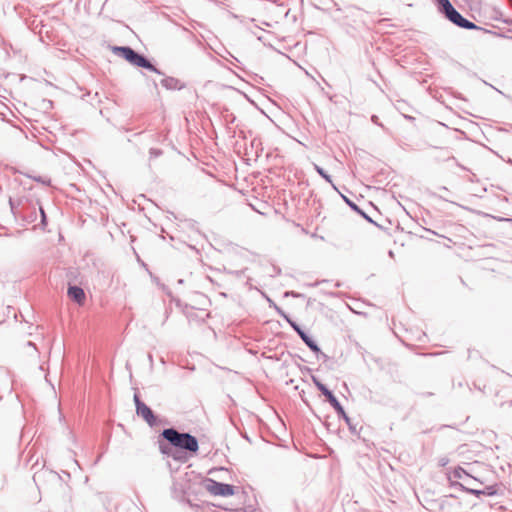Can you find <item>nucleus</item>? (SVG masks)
<instances>
[{"mask_svg":"<svg viewBox=\"0 0 512 512\" xmlns=\"http://www.w3.org/2000/svg\"><path fill=\"white\" fill-rule=\"evenodd\" d=\"M161 436L176 448L190 453H196L199 450L197 438L190 433L179 432L175 428H167L162 431Z\"/></svg>","mask_w":512,"mask_h":512,"instance_id":"obj_1","label":"nucleus"},{"mask_svg":"<svg viewBox=\"0 0 512 512\" xmlns=\"http://www.w3.org/2000/svg\"><path fill=\"white\" fill-rule=\"evenodd\" d=\"M112 51L114 54L122 57L135 67L144 68L156 74L163 75V72L160 71L155 65H153L146 56L138 53L130 46H114Z\"/></svg>","mask_w":512,"mask_h":512,"instance_id":"obj_2","label":"nucleus"},{"mask_svg":"<svg viewBox=\"0 0 512 512\" xmlns=\"http://www.w3.org/2000/svg\"><path fill=\"white\" fill-rule=\"evenodd\" d=\"M287 322L293 328V330L298 334V336L302 339V341L309 347V349L314 352L318 358H323L326 360L328 357L324 354L317 343L292 319L288 316L284 315Z\"/></svg>","mask_w":512,"mask_h":512,"instance_id":"obj_3","label":"nucleus"},{"mask_svg":"<svg viewBox=\"0 0 512 512\" xmlns=\"http://www.w3.org/2000/svg\"><path fill=\"white\" fill-rule=\"evenodd\" d=\"M445 17L451 21L456 26L467 29V30H478V27L475 23L463 17L453 6H451L447 11L443 13Z\"/></svg>","mask_w":512,"mask_h":512,"instance_id":"obj_4","label":"nucleus"},{"mask_svg":"<svg viewBox=\"0 0 512 512\" xmlns=\"http://www.w3.org/2000/svg\"><path fill=\"white\" fill-rule=\"evenodd\" d=\"M206 489L209 493L215 496L228 497L235 493V487L233 485L218 482L213 479L207 480Z\"/></svg>","mask_w":512,"mask_h":512,"instance_id":"obj_5","label":"nucleus"},{"mask_svg":"<svg viewBox=\"0 0 512 512\" xmlns=\"http://www.w3.org/2000/svg\"><path fill=\"white\" fill-rule=\"evenodd\" d=\"M136 413L138 416L142 417L150 427H155L158 425L157 417L155 416L152 409L146 404L140 405V408L136 410Z\"/></svg>","mask_w":512,"mask_h":512,"instance_id":"obj_6","label":"nucleus"},{"mask_svg":"<svg viewBox=\"0 0 512 512\" xmlns=\"http://www.w3.org/2000/svg\"><path fill=\"white\" fill-rule=\"evenodd\" d=\"M67 293L70 299H72L77 304L82 305L84 303L86 296L84 290L81 287L76 285H69Z\"/></svg>","mask_w":512,"mask_h":512,"instance_id":"obj_7","label":"nucleus"},{"mask_svg":"<svg viewBox=\"0 0 512 512\" xmlns=\"http://www.w3.org/2000/svg\"><path fill=\"white\" fill-rule=\"evenodd\" d=\"M312 381L317 387V389L326 397V400L329 402L330 405H332L335 401L338 400L332 393V391L329 390L327 386L324 385L319 379L313 376Z\"/></svg>","mask_w":512,"mask_h":512,"instance_id":"obj_8","label":"nucleus"},{"mask_svg":"<svg viewBox=\"0 0 512 512\" xmlns=\"http://www.w3.org/2000/svg\"><path fill=\"white\" fill-rule=\"evenodd\" d=\"M161 84L167 90H181L184 88V84L179 79L170 76L162 79Z\"/></svg>","mask_w":512,"mask_h":512,"instance_id":"obj_9","label":"nucleus"},{"mask_svg":"<svg viewBox=\"0 0 512 512\" xmlns=\"http://www.w3.org/2000/svg\"><path fill=\"white\" fill-rule=\"evenodd\" d=\"M313 166H314L315 171H316V172H317V173H318V174H319L323 179H325V181H327L328 183H330V184L335 188V186H334V184H333V182H332V178H331V176H330L329 174H327V173H326V171H325L322 167H320L319 165H317V164H313Z\"/></svg>","mask_w":512,"mask_h":512,"instance_id":"obj_10","label":"nucleus"},{"mask_svg":"<svg viewBox=\"0 0 512 512\" xmlns=\"http://www.w3.org/2000/svg\"><path fill=\"white\" fill-rule=\"evenodd\" d=\"M438 3V9L443 14L445 11H447L451 6V2L449 0H436Z\"/></svg>","mask_w":512,"mask_h":512,"instance_id":"obj_11","label":"nucleus"},{"mask_svg":"<svg viewBox=\"0 0 512 512\" xmlns=\"http://www.w3.org/2000/svg\"><path fill=\"white\" fill-rule=\"evenodd\" d=\"M344 201L346 202V204L352 209L354 210L355 212H357L358 214L360 215H364V212L353 202L351 201L349 198H347L346 196H342Z\"/></svg>","mask_w":512,"mask_h":512,"instance_id":"obj_12","label":"nucleus"},{"mask_svg":"<svg viewBox=\"0 0 512 512\" xmlns=\"http://www.w3.org/2000/svg\"><path fill=\"white\" fill-rule=\"evenodd\" d=\"M345 422L346 424L348 425L349 427V430L352 434H357V428H356V424H353L352 421H351V418L345 414V416H342L341 417Z\"/></svg>","mask_w":512,"mask_h":512,"instance_id":"obj_13","label":"nucleus"},{"mask_svg":"<svg viewBox=\"0 0 512 512\" xmlns=\"http://www.w3.org/2000/svg\"><path fill=\"white\" fill-rule=\"evenodd\" d=\"M331 406L335 409L339 417L345 416L346 412L338 400L335 401Z\"/></svg>","mask_w":512,"mask_h":512,"instance_id":"obj_14","label":"nucleus"},{"mask_svg":"<svg viewBox=\"0 0 512 512\" xmlns=\"http://www.w3.org/2000/svg\"><path fill=\"white\" fill-rule=\"evenodd\" d=\"M482 493L483 495H487V496H493L496 494V489H495V486H486L483 490H482Z\"/></svg>","mask_w":512,"mask_h":512,"instance_id":"obj_15","label":"nucleus"},{"mask_svg":"<svg viewBox=\"0 0 512 512\" xmlns=\"http://www.w3.org/2000/svg\"><path fill=\"white\" fill-rule=\"evenodd\" d=\"M149 155H150V158H156V157H159L162 155V151L157 148H151L149 150Z\"/></svg>","mask_w":512,"mask_h":512,"instance_id":"obj_16","label":"nucleus"},{"mask_svg":"<svg viewBox=\"0 0 512 512\" xmlns=\"http://www.w3.org/2000/svg\"><path fill=\"white\" fill-rule=\"evenodd\" d=\"M454 477L461 479L463 475L468 476L464 469L458 468L454 471Z\"/></svg>","mask_w":512,"mask_h":512,"instance_id":"obj_17","label":"nucleus"},{"mask_svg":"<svg viewBox=\"0 0 512 512\" xmlns=\"http://www.w3.org/2000/svg\"><path fill=\"white\" fill-rule=\"evenodd\" d=\"M134 402L136 406V410L140 408V405H144L145 403L141 401L139 395L137 393L134 394Z\"/></svg>","mask_w":512,"mask_h":512,"instance_id":"obj_18","label":"nucleus"},{"mask_svg":"<svg viewBox=\"0 0 512 512\" xmlns=\"http://www.w3.org/2000/svg\"><path fill=\"white\" fill-rule=\"evenodd\" d=\"M467 491L477 497H479L480 495H483L482 490H479V489H467Z\"/></svg>","mask_w":512,"mask_h":512,"instance_id":"obj_19","label":"nucleus"},{"mask_svg":"<svg viewBox=\"0 0 512 512\" xmlns=\"http://www.w3.org/2000/svg\"><path fill=\"white\" fill-rule=\"evenodd\" d=\"M40 213H41V222L42 224H46V214L44 212V209L42 207H40Z\"/></svg>","mask_w":512,"mask_h":512,"instance_id":"obj_20","label":"nucleus"},{"mask_svg":"<svg viewBox=\"0 0 512 512\" xmlns=\"http://www.w3.org/2000/svg\"><path fill=\"white\" fill-rule=\"evenodd\" d=\"M272 270H273V274H271V276L279 275L281 273V269L279 267L273 266Z\"/></svg>","mask_w":512,"mask_h":512,"instance_id":"obj_21","label":"nucleus"},{"mask_svg":"<svg viewBox=\"0 0 512 512\" xmlns=\"http://www.w3.org/2000/svg\"><path fill=\"white\" fill-rule=\"evenodd\" d=\"M27 346H28V347H30V348H32L34 351H37L36 346H35V344H34L33 342L28 341V342H27Z\"/></svg>","mask_w":512,"mask_h":512,"instance_id":"obj_22","label":"nucleus"},{"mask_svg":"<svg viewBox=\"0 0 512 512\" xmlns=\"http://www.w3.org/2000/svg\"><path fill=\"white\" fill-rule=\"evenodd\" d=\"M171 456L173 457V459L175 460H180L181 459V456L179 455V452H176L175 454H171Z\"/></svg>","mask_w":512,"mask_h":512,"instance_id":"obj_23","label":"nucleus"},{"mask_svg":"<svg viewBox=\"0 0 512 512\" xmlns=\"http://www.w3.org/2000/svg\"><path fill=\"white\" fill-rule=\"evenodd\" d=\"M286 295H291V296H293V297H299V296H300V294L295 293V292H293V291H292V292H287V293H286Z\"/></svg>","mask_w":512,"mask_h":512,"instance_id":"obj_24","label":"nucleus"},{"mask_svg":"<svg viewBox=\"0 0 512 512\" xmlns=\"http://www.w3.org/2000/svg\"><path fill=\"white\" fill-rule=\"evenodd\" d=\"M160 449L162 453L170 455L169 451L165 447L161 446Z\"/></svg>","mask_w":512,"mask_h":512,"instance_id":"obj_25","label":"nucleus"},{"mask_svg":"<svg viewBox=\"0 0 512 512\" xmlns=\"http://www.w3.org/2000/svg\"><path fill=\"white\" fill-rule=\"evenodd\" d=\"M372 121H373L374 123L378 124V122H377V121H378V117H377V116H375V115H373V116H372Z\"/></svg>","mask_w":512,"mask_h":512,"instance_id":"obj_26","label":"nucleus"},{"mask_svg":"<svg viewBox=\"0 0 512 512\" xmlns=\"http://www.w3.org/2000/svg\"><path fill=\"white\" fill-rule=\"evenodd\" d=\"M362 216H363L365 219H367L369 222H373V221L371 220V218H369V217H368V215H366L365 213H364V215H362Z\"/></svg>","mask_w":512,"mask_h":512,"instance_id":"obj_27","label":"nucleus"},{"mask_svg":"<svg viewBox=\"0 0 512 512\" xmlns=\"http://www.w3.org/2000/svg\"><path fill=\"white\" fill-rule=\"evenodd\" d=\"M9 204H10L11 209H12V211H13V210H14V205H13V201H12V199H10V200H9Z\"/></svg>","mask_w":512,"mask_h":512,"instance_id":"obj_28","label":"nucleus"}]
</instances>
